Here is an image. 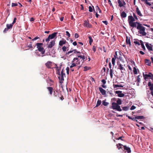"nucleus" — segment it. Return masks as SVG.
<instances>
[{
  "label": "nucleus",
  "instance_id": "obj_17",
  "mask_svg": "<svg viewBox=\"0 0 153 153\" xmlns=\"http://www.w3.org/2000/svg\"><path fill=\"white\" fill-rule=\"evenodd\" d=\"M126 42L127 44H128L129 46H131V44L129 38L127 36H126Z\"/></svg>",
  "mask_w": 153,
  "mask_h": 153
},
{
  "label": "nucleus",
  "instance_id": "obj_24",
  "mask_svg": "<svg viewBox=\"0 0 153 153\" xmlns=\"http://www.w3.org/2000/svg\"><path fill=\"white\" fill-rule=\"evenodd\" d=\"M121 16L122 18H125L127 16V14L124 11L122 12L120 15Z\"/></svg>",
  "mask_w": 153,
  "mask_h": 153
},
{
  "label": "nucleus",
  "instance_id": "obj_20",
  "mask_svg": "<svg viewBox=\"0 0 153 153\" xmlns=\"http://www.w3.org/2000/svg\"><path fill=\"white\" fill-rule=\"evenodd\" d=\"M148 86L149 87L151 91L153 90V83L152 84L151 82H149L148 83Z\"/></svg>",
  "mask_w": 153,
  "mask_h": 153
},
{
  "label": "nucleus",
  "instance_id": "obj_42",
  "mask_svg": "<svg viewBox=\"0 0 153 153\" xmlns=\"http://www.w3.org/2000/svg\"><path fill=\"white\" fill-rule=\"evenodd\" d=\"M101 100H98L97 101L96 105H100L101 104Z\"/></svg>",
  "mask_w": 153,
  "mask_h": 153
},
{
  "label": "nucleus",
  "instance_id": "obj_1",
  "mask_svg": "<svg viewBox=\"0 0 153 153\" xmlns=\"http://www.w3.org/2000/svg\"><path fill=\"white\" fill-rule=\"evenodd\" d=\"M137 29L138 30V33L143 36H145L146 34V33L145 32V28L142 26V24H138L137 26Z\"/></svg>",
  "mask_w": 153,
  "mask_h": 153
},
{
  "label": "nucleus",
  "instance_id": "obj_14",
  "mask_svg": "<svg viewBox=\"0 0 153 153\" xmlns=\"http://www.w3.org/2000/svg\"><path fill=\"white\" fill-rule=\"evenodd\" d=\"M109 68L110 69V76L111 78L113 76V70L112 69H111V62H109Z\"/></svg>",
  "mask_w": 153,
  "mask_h": 153
},
{
  "label": "nucleus",
  "instance_id": "obj_36",
  "mask_svg": "<svg viewBox=\"0 0 153 153\" xmlns=\"http://www.w3.org/2000/svg\"><path fill=\"white\" fill-rule=\"evenodd\" d=\"M77 56L78 57L80 58L81 59H82L83 60H85V56L84 55L82 56V55H77Z\"/></svg>",
  "mask_w": 153,
  "mask_h": 153
},
{
  "label": "nucleus",
  "instance_id": "obj_28",
  "mask_svg": "<svg viewBox=\"0 0 153 153\" xmlns=\"http://www.w3.org/2000/svg\"><path fill=\"white\" fill-rule=\"evenodd\" d=\"M47 89L50 92V94L51 95L53 92V88L52 87H48Z\"/></svg>",
  "mask_w": 153,
  "mask_h": 153
},
{
  "label": "nucleus",
  "instance_id": "obj_30",
  "mask_svg": "<svg viewBox=\"0 0 153 153\" xmlns=\"http://www.w3.org/2000/svg\"><path fill=\"white\" fill-rule=\"evenodd\" d=\"M113 86L114 88H116L117 87H121L123 88V86L121 85H115L114 84L113 85Z\"/></svg>",
  "mask_w": 153,
  "mask_h": 153
},
{
  "label": "nucleus",
  "instance_id": "obj_9",
  "mask_svg": "<svg viewBox=\"0 0 153 153\" xmlns=\"http://www.w3.org/2000/svg\"><path fill=\"white\" fill-rule=\"evenodd\" d=\"M146 46L149 51L152 50V45L150 44H149L148 42H146Z\"/></svg>",
  "mask_w": 153,
  "mask_h": 153
},
{
  "label": "nucleus",
  "instance_id": "obj_53",
  "mask_svg": "<svg viewBox=\"0 0 153 153\" xmlns=\"http://www.w3.org/2000/svg\"><path fill=\"white\" fill-rule=\"evenodd\" d=\"M134 43L136 45H140V43L137 41H134Z\"/></svg>",
  "mask_w": 153,
  "mask_h": 153
},
{
  "label": "nucleus",
  "instance_id": "obj_43",
  "mask_svg": "<svg viewBox=\"0 0 153 153\" xmlns=\"http://www.w3.org/2000/svg\"><path fill=\"white\" fill-rule=\"evenodd\" d=\"M67 48L66 47L64 46L62 48V49L63 52H65Z\"/></svg>",
  "mask_w": 153,
  "mask_h": 153
},
{
  "label": "nucleus",
  "instance_id": "obj_22",
  "mask_svg": "<svg viewBox=\"0 0 153 153\" xmlns=\"http://www.w3.org/2000/svg\"><path fill=\"white\" fill-rule=\"evenodd\" d=\"M118 69H120L121 71V73H123L122 71L123 70H125V68L123 67V65L121 64H120L118 66Z\"/></svg>",
  "mask_w": 153,
  "mask_h": 153
},
{
  "label": "nucleus",
  "instance_id": "obj_45",
  "mask_svg": "<svg viewBox=\"0 0 153 153\" xmlns=\"http://www.w3.org/2000/svg\"><path fill=\"white\" fill-rule=\"evenodd\" d=\"M96 8L97 10H98V11H99V13H101V10L99 8V7L97 6L96 7Z\"/></svg>",
  "mask_w": 153,
  "mask_h": 153
},
{
  "label": "nucleus",
  "instance_id": "obj_34",
  "mask_svg": "<svg viewBox=\"0 0 153 153\" xmlns=\"http://www.w3.org/2000/svg\"><path fill=\"white\" fill-rule=\"evenodd\" d=\"M140 75H138L137 76V79L136 80V82H137L138 83H140Z\"/></svg>",
  "mask_w": 153,
  "mask_h": 153
},
{
  "label": "nucleus",
  "instance_id": "obj_29",
  "mask_svg": "<svg viewBox=\"0 0 153 153\" xmlns=\"http://www.w3.org/2000/svg\"><path fill=\"white\" fill-rule=\"evenodd\" d=\"M118 3L120 7H124L123 4L120 0H118Z\"/></svg>",
  "mask_w": 153,
  "mask_h": 153
},
{
  "label": "nucleus",
  "instance_id": "obj_54",
  "mask_svg": "<svg viewBox=\"0 0 153 153\" xmlns=\"http://www.w3.org/2000/svg\"><path fill=\"white\" fill-rule=\"evenodd\" d=\"M74 37L76 38H77L79 37V35L77 33H75L74 34Z\"/></svg>",
  "mask_w": 153,
  "mask_h": 153
},
{
  "label": "nucleus",
  "instance_id": "obj_49",
  "mask_svg": "<svg viewBox=\"0 0 153 153\" xmlns=\"http://www.w3.org/2000/svg\"><path fill=\"white\" fill-rule=\"evenodd\" d=\"M17 6V3H12V7H15Z\"/></svg>",
  "mask_w": 153,
  "mask_h": 153
},
{
  "label": "nucleus",
  "instance_id": "obj_41",
  "mask_svg": "<svg viewBox=\"0 0 153 153\" xmlns=\"http://www.w3.org/2000/svg\"><path fill=\"white\" fill-rule=\"evenodd\" d=\"M124 137L123 136H121L120 137H119L118 138H117L116 139L117 140H122L123 141V140L122 139L123 138H124Z\"/></svg>",
  "mask_w": 153,
  "mask_h": 153
},
{
  "label": "nucleus",
  "instance_id": "obj_23",
  "mask_svg": "<svg viewBox=\"0 0 153 153\" xmlns=\"http://www.w3.org/2000/svg\"><path fill=\"white\" fill-rule=\"evenodd\" d=\"M117 58V57H116V56H115V55H114V57L112 59V63L113 66H114L115 59H116Z\"/></svg>",
  "mask_w": 153,
  "mask_h": 153
},
{
  "label": "nucleus",
  "instance_id": "obj_8",
  "mask_svg": "<svg viewBox=\"0 0 153 153\" xmlns=\"http://www.w3.org/2000/svg\"><path fill=\"white\" fill-rule=\"evenodd\" d=\"M138 24H140V23L137 22H133L129 24L130 26L131 27L137 28V26H138Z\"/></svg>",
  "mask_w": 153,
  "mask_h": 153
},
{
  "label": "nucleus",
  "instance_id": "obj_19",
  "mask_svg": "<svg viewBox=\"0 0 153 153\" xmlns=\"http://www.w3.org/2000/svg\"><path fill=\"white\" fill-rule=\"evenodd\" d=\"M66 42V41L65 39H63L59 42V45L60 46H62L63 45L65 44Z\"/></svg>",
  "mask_w": 153,
  "mask_h": 153
},
{
  "label": "nucleus",
  "instance_id": "obj_62",
  "mask_svg": "<svg viewBox=\"0 0 153 153\" xmlns=\"http://www.w3.org/2000/svg\"><path fill=\"white\" fill-rule=\"evenodd\" d=\"M108 3L111 6H112V4L111 3V1L110 0H108Z\"/></svg>",
  "mask_w": 153,
  "mask_h": 153
},
{
  "label": "nucleus",
  "instance_id": "obj_10",
  "mask_svg": "<svg viewBox=\"0 0 153 153\" xmlns=\"http://www.w3.org/2000/svg\"><path fill=\"white\" fill-rule=\"evenodd\" d=\"M122 91H115V93L116 94H118V97H123L125 95L124 94L122 93Z\"/></svg>",
  "mask_w": 153,
  "mask_h": 153
},
{
  "label": "nucleus",
  "instance_id": "obj_6",
  "mask_svg": "<svg viewBox=\"0 0 153 153\" xmlns=\"http://www.w3.org/2000/svg\"><path fill=\"white\" fill-rule=\"evenodd\" d=\"M143 76L146 80H147V79L148 77H150L152 76H153V74L151 73H149L148 74H143Z\"/></svg>",
  "mask_w": 153,
  "mask_h": 153
},
{
  "label": "nucleus",
  "instance_id": "obj_11",
  "mask_svg": "<svg viewBox=\"0 0 153 153\" xmlns=\"http://www.w3.org/2000/svg\"><path fill=\"white\" fill-rule=\"evenodd\" d=\"M84 25L87 27L91 28V25L89 24L88 22H87L86 20L84 21Z\"/></svg>",
  "mask_w": 153,
  "mask_h": 153
},
{
  "label": "nucleus",
  "instance_id": "obj_63",
  "mask_svg": "<svg viewBox=\"0 0 153 153\" xmlns=\"http://www.w3.org/2000/svg\"><path fill=\"white\" fill-rule=\"evenodd\" d=\"M117 58V59H119L120 61H122V58L121 56H119Z\"/></svg>",
  "mask_w": 153,
  "mask_h": 153
},
{
  "label": "nucleus",
  "instance_id": "obj_58",
  "mask_svg": "<svg viewBox=\"0 0 153 153\" xmlns=\"http://www.w3.org/2000/svg\"><path fill=\"white\" fill-rule=\"evenodd\" d=\"M136 108V107L135 106H132V107L130 108V110H133L135 109Z\"/></svg>",
  "mask_w": 153,
  "mask_h": 153
},
{
  "label": "nucleus",
  "instance_id": "obj_44",
  "mask_svg": "<svg viewBox=\"0 0 153 153\" xmlns=\"http://www.w3.org/2000/svg\"><path fill=\"white\" fill-rule=\"evenodd\" d=\"M133 16H134V18L135 19L137 20L138 19L137 18V16H136V15H135V14L134 13H133Z\"/></svg>",
  "mask_w": 153,
  "mask_h": 153
},
{
  "label": "nucleus",
  "instance_id": "obj_16",
  "mask_svg": "<svg viewBox=\"0 0 153 153\" xmlns=\"http://www.w3.org/2000/svg\"><path fill=\"white\" fill-rule=\"evenodd\" d=\"M55 44V41H53L51 42L48 45V47L49 48H52Z\"/></svg>",
  "mask_w": 153,
  "mask_h": 153
},
{
  "label": "nucleus",
  "instance_id": "obj_4",
  "mask_svg": "<svg viewBox=\"0 0 153 153\" xmlns=\"http://www.w3.org/2000/svg\"><path fill=\"white\" fill-rule=\"evenodd\" d=\"M64 71L62 69L61 72L60 76H59L58 77L60 80V82L61 84L63 82V81L64 80V76H65V74L64 73Z\"/></svg>",
  "mask_w": 153,
  "mask_h": 153
},
{
  "label": "nucleus",
  "instance_id": "obj_40",
  "mask_svg": "<svg viewBox=\"0 0 153 153\" xmlns=\"http://www.w3.org/2000/svg\"><path fill=\"white\" fill-rule=\"evenodd\" d=\"M123 110L124 111H127L128 110V107L127 106L124 107L123 108Z\"/></svg>",
  "mask_w": 153,
  "mask_h": 153
},
{
  "label": "nucleus",
  "instance_id": "obj_37",
  "mask_svg": "<svg viewBox=\"0 0 153 153\" xmlns=\"http://www.w3.org/2000/svg\"><path fill=\"white\" fill-rule=\"evenodd\" d=\"M102 104L103 105H108L109 104V103L106 102L105 100H104L102 101Z\"/></svg>",
  "mask_w": 153,
  "mask_h": 153
},
{
  "label": "nucleus",
  "instance_id": "obj_32",
  "mask_svg": "<svg viewBox=\"0 0 153 153\" xmlns=\"http://www.w3.org/2000/svg\"><path fill=\"white\" fill-rule=\"evenodd\" d=\"M88 38L89 39V43L90 45H91L93 41V39L91 37V36H88Z\"/></svg>",
  "mask_w": 153,
  "mask_h": 153
},
{
  "label": "nucleus",
  "instance_id": "obj_46",
  "mask_svg": "<svg viewBox=\"0 0 153 153\" xmlns=\"http://www.w3.org/2000/svg\"><path fill=\"white\" fill-rule=\"evenodd\" d=\"M66 35L68 37H70L71 36L69 32L68 31H66Z\"/></svg>",
  "mask_w": 153,
  "mask_h": 153
},
{
  "label": "nucleus",
  "instance_id": "obj_50",
  "mask_svg": "<svg viewBox=\"0 0 153 153\" xmlns=\"http://www.w3.org/2000/svg\"><path fill=\"white\" fill-rule=\"evenodd\" d=\"M119 53L120 55L121 56L122 55H123V56L125 58V59H126V57L125 56V55H123V53H122L120 52H119Z\"/></svg>",
  "mask_w": 153,
  "mask_h": 153
},
{
  "label": "nucleus",
  "instance_id": "obj_60",
  "mask_svg": "<svg viewBox=\"0 0 153 153\" xmlns=\"http://www.w3.org/2000/svg\"><path fill=\"white\" fill-rule=\"evenodd\" d=\"M66 70L67 71V73L68 74H69V68L67 67L66 68Z\"/></svg>",
  "mask_w": 153,
  "mask_h": 153
},
{
  "label": "nucleus",
  "instance_id": "obj_7",
  "mask_svg": "<svg viewBox=\"0 0 153 153\" xmlns=\"http://www.w3.org/2000/svg\"><path fill=\"white\" fill-rule=\"evenodd\" d=\"M128 21L129 24L134 22L135 21L134 18L131 16H128Z\"/></svg>",
  "mask_w": 153,
  "mask_h": 153
},
{
  "label": "nucleus",
  "instance_id": "obj_56",
  "mask_svg": "<svg viewBox=\"0 0 153 153\" xmlns=\"http://www.w3.org/2000/svg\"><path fill=\"white\" fill-rule=\"evenodd\" d=\"M8 29L7 28V27L5 28L4 30L3 31L4 33H6L7 31L8 30Z\"/></svg>",
  "mask_w": 153,
  "mask_h": 153
},
{
  "label": "nucleus",
  "instance_id": "obj_52",
  "mask_svg": "<svg viewBox=\"0 0 153 153\" xmlns=\"http://www.w3.org/2000/svg\"><path fill=\"white\" fill-rule=\"evenodd\" d=\"M131 120L134 121H137V118H136V117H133L132 118Z\"/></svg>",
  "mask_w": 153,
  "mask_h": 153
},
{
  "label": "nucleus",
  "instance_id": "obj_51",
  "mask_svg": "<svg viewBox=\"0 0 153 153\" xmlns=\"http://www.w3.org/2000/svg\"><path fill=\"white\" fill-rule=\"evenodd\" d=\"M144 1L145 2V3L147 5H148L149 6L151 5V4L150 3L148 2V1Z\"/></svg>",
  "mask_w": 153,
  "mask_h": 153
},
{
  "label": "nucleus",
  "instance_id": "obj_18",
  "mask_svg": "<svg viewBox=\"0 0 153 153\" xmlns=\"http://www.w3.org/2000/svg\"><path fill=\"white\" fill-rule=\"evenodd\" d=\"M136 12L137 13V15H138L139 16H143V15L141 13L140 11V10L138 7H137L136 9Z\"/></svg>",
  "mask_w": 153,
  "mask_h": 153
},
{
  "label": "nucleus",
  "instance_id": "obj_26",
  "mask_svg": "<svg viewBox=\"0 0 153 153\" xmlns=\"http://www.w3.org/2000/svg\"><path fill=\"white\" fill-rule=\"evenodd\" d=\"M145 63L148 66H150L151 65V62L149 60L147 59H146Z\"/></svg>",
  "mask_w": 153,
  "mask_h": 153
},
{
  "label": "nucleus",
  "instance_id": "obj_61",
  "mask_svg": "<svg viewBox=\"0 0 153 153\" xmlns=\"http://www.w3.org/2000/svg\"><path fill=\"white\" fill-rule=\"evenodd\" d=\"M39 37L37 36L36 37H35V38H34L32 40L33 41H35L36 40H37V39H39Z\"/></svg>",
  "mask_w": 153,
  "mask_h": 153
},
{
  "label": "nucleus",
  "instance_id": "obj_47",
  "mask_svg": "<svg viewBox=\"0 0 153 153\" xmlns=\"http://www.w3.org/2000/svg\"><path fill=\"white\" fill-rule=\"evenodd\" d=\"M27 47L29 48H32V42H30V44L28 45Z\"/></svg>",
  "mask_w": 153,
  "mask_h": 153
},
{
  "label": "nucleus",
  "instance_id": "obj_15",
  "mask_svg": "<svg viewBox=\"0 0 153 153\" xmlns=\"http://www.w3.org/2000/svg\"><path fill=\"white\" fill-rule=\"evenodd\" d=\"M123 147L124 149L126 150L128 153H129L131 152V149L130 148L127 147L126 145L123 146Z\"/></svg>",
  "mask_w": 153,
  "mask_h": 153
},
{
  "label": "nucleus",
  "instance_id": "obj_59",
  "mask_svg": "<svg viewBox=\"0 0 153 153\" xmlns=\"http://www.w3.org/2000/svg\"><path fill=\"white\" fill-rule=\"evenodd\" d=\"M102 22L104 23L106 25H107L108 24V22L106 21H102Z\"/></svg>",
  "mask_w": 153,
  "mask_h": 153
},
{
  "label": "nucleus",
  "instance_id": "obj_5",
  "mask_svg": "<svg viewBox=\"0 0 153 153\" xmlns=\"http://www.w3.org/2000/svg\"><path fill=\"white\" fill-rule=\"evenodd\" d=\"M110 108L119 111H121L122 110L120 106H111Z\"/></svg>",
  "mask_w": 153,
  "mask_h": 153
},
{
  "label": "nucleus",
  "instance_id": "obj_12",
  "mask_svg": "<svg viewBox=\"0 0 153 153\" xmlns=\"http://www.w3.org/2000/svg\"><path fill=\"white\" fill-rule=\"evenodd\" d=\"M99 90L102 95H104L106 94L105 91L101 87H99Z\"/></svg>",
  "mask_w": 153,
  "mask_h": 153
},
{
  "label": "nucleus",
  "instance_id": "obj_21",
  "mask_svg": "<svg viewBox=\"0 0 153 153\" xmlns=\"http://www.w3.org/2000/svg\"><path fill=\"white\" fill-rule=\"evenodd\" d=\"M45 65L48 68H51V62L50 61H48L45 64Z\"/></svg>",
  "mask_w": 153,
  "mask_h": 153
},
{
  "label": "nucleus",
  "instance_id": "obj_48",
  "mask_svg": "<svg viewBox=\"0 0 153 153\" xmlns=\"http://www.w3.org/2000/svg\"><path fill=\"white\" fill-rule=\"evenodd\" d=\"M89 11L90 12H92L93 11V9L92 7L90 6H89Z\"/></svg>",
  "mask_w": 153,
  "mask_h": 153
},
{
  "label": "nucleus",
  "instance_id": "obj_38",
  "mask_svg": "<svg viewBox=\"0 0 153 153\" xmlns=\"http://www.w3.org/2000/svg\"><path fill=\"white\" fill-rule=\"evenodd\" d=\"M133 72L134 74H137V71L136 68L134 67L133 68Z\"/></svg>",
  "mask_w": 153,
  "mask_h": 153
},
{
  "label": "nucleus",
  "instance_id": "obj_55",
  "mask_svg": "<svg viewBox=\"0 0 153 153\" xmlns=\"http://www.w3.org/2000/svg\"><path fill=\"white\" fill-rule=\"evenodd\" d=\"M102 82L103 84H105L106 83V81L105 79H104L102 80Z\"/></svg>",
  "mask_w": 153,
  "mask_h": 153
},
{
  "label": "nucleus",
  "instance_id": "obj_64",
  "mask_svg": "<svg viewBox=\"0 0 153 153\" xmlns=\"http://www.w3.org/2000/svg\"><path fill=\"white\" fill-rule=\"evenodd\" d=\"M93 50L94 52H95L96 51V47L94 46L93 48Z\"/></svg>",
  "mask_w": 153,
  "mask_h": 153
},
{
  "label": "nucleus",
  "instance_id": "obj_27",
  "mask_svg": "<svg viewBox=\"0 0 153 153\" xmlns=\"http://www.w3.org/2000/svg\"><path fill=\"white\" fill-rule=\"evenodd\" d=\"M140 43L141 45L142 48L143 49V50H145L146 49V48L143 43V42L141 40H140Z\"/></svg>",
  "mask_w": 153,
  "mask_h": 153
},
{
  "label": "nucleus",
  "instance_id": "obj_33",
  "mask_svg": "<svg viewBox=\"0 0 153 153\" xmlns=\"http://www.w3.org/2000/svg\"><path fill=\"white\" fill-rule=\"evenodd\" d=\"M116 103L117 105H121L122 103L120 99H118L117 100Z\"/></svg>",
  "mask_w": 153,
  "mask_h": 153
},
{
  "label": "nucleus",
  "instance_id": "obj_39",
  "mask_svg": "<svg viewBox=\"0 0 153 153\" xmlns=\"http://www.w3.org/2000/svg\"><path fill=\"white\" fill-rule=\"evenodd\" d=\"M76 63L74 62V63H72V64H71V65L70 66V68H71L74 67L76 66Z\"/></svg>",
  "mask_w": 153,
  "mask_h": 153
},
{
  "label": "nucleus",
  "instance_id": "obj_31",
  "mask_svg": "<svg viewBox=\"0 0 153 153\" xmlns=\"http://www.w3.org/2000/svg\"><path fill=\"white\" fill-rule=\"evenodd\" d=\"M13 25L12 24H7L6 25L7 27L9 29L13 27Z\"/></svg>",
  "mask_w": 153,
  "mask_h": 153
},
{
  "label": "nucleus",
  "instance_id": "obj_2",
  "mask_svg": "<svg viewBox=\"0 0 153 153\" xmlns=\"http://www.w3.org/2000/svg\"><path fill=\"white\" fill-rule=\"evenodd\" d=\"M43 45V43H37L36 45L37 46V48H38V50H36L35 51V52L36 53L38 50L40 52H41L42 54H44L45 50H44L43 47H42V46Z\"/></svg>",
  "mask_w": 153,
  "mask_h": 153
},
{
  "label": "nucleus",
  "instance_id": "obj_3",
  "mask_svg": "<svg viewBox=\"0 0 153 153\" xmlns=\"http://www.w3.org/2000/svg\"><path fill=\"white\" fill-rule=\"evenodd\" d=\"M57 34V33L55 32L49 35L48 38L45 39V41L48 42L50 41V39H53L56 36Z\"/></svg>",
  "mask_w": 153,
  "mask_h": 153
},
{
  "label": "nucleus",
  "instance_id": "obj_57",
  "mask_svg": "<svg viewBox=\"0 0 153 153\" xmlns=\"http://www.w3.org/2000/svg\"><path fill=\"white\" fill-rule=\"evenodd\" d=\"M16 18H15L14 19V20H13V23H12V24L13 25L16 22Z\"/></svg>",
  "mask_w": 153,
  "mask_h": 153
},
{
  "label": "nucleus",
  "instance_id": "obj_13",
  "mask_svg": "<svg viewBox=\"0 0 153 153\" xmlns=\"http://www.w3.org/2000/svg\"><path fill=\"white\" fill-rule=\"evenodd\" d=\"M77 60L76 62V65H78L80 64V62L79 61V59H78V58H74L73 60L72 61V63H74V62L76 60Z\"/></svg>",
  "mask_w": 153,
  "mask_h": 153
},
{
  "label": "nucleus",
  "instance_id": "obj_35",
  "mask_svg": "<svg viewBox=\"0 0 153 153\" xmlns=\"http://www.w3.org/2000/svg\"><path fill=\"white\" fill-rule=\"evenodd\" d=\"M136 118H137V119H142L144 118V117L143 116H137L136 117Z\"/></svg>",
  "mask_w": 153,
  "mask_h": 153
},
{
  "label": "nucleus",
  "instance_id": "obj_25",
  "mask_svg": "<svg viewBox=\"0 0 153 153\" xmlns=\"http://www.w3.org/2000/svg\"><path fill=\"white\" fill-rule=\"evenodd\" d=\"M123 145L121 144V143H119L118 144H117L116 145V146H117V148H118V149L119 150L120 149L122 148V146H123Z\"/></svg>",
  "mask_w": 153,
  "mask_h": 153
}]
</instances>
